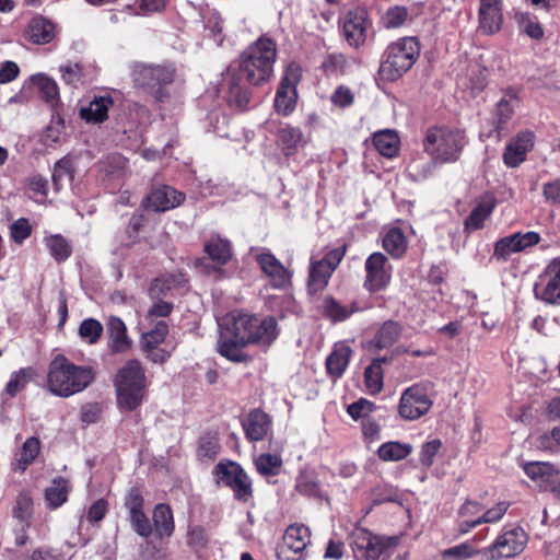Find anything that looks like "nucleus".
Returning <instances> with one entry per match:
<instances>
[{
    "mask_svg": "<svg viewBox=\"0 0 560 560\" xmlns=\"http://www.w3.org/2000/svg\"><path fill=\"white\" fill-rule=\"evenodd\" d=\"M95 380L90 365H77L66 355H56L48 366L47 388L58 397L67 398L88 388Z\"/></svg>",
    "mask_w": 560,
    "mask_h": 560,
    "instance_id": "f257e3e1",
    "label": "nucleus"
},
{
    "mask_svg": "<svg viewBox=\"0 0 560 560\" xmlns=\"http://www.w3.org/2000/svg\"><path fill=\"white\" fill-rule=\"evenodd\" d=\"M276 58V43L261 36L241 54L237 77L250 85L260 86L272 78Z\"/></svg>",
    "mask_w": 560,
    "mask_h": 560,
    "instance_id": "f03ea898",
    "label": "nucleus"
},
{
    "mask_svg": "<svg viewBox=\"0 0 560 560\" xmlns=\"http://www.w3.org/2000/svg\"><path fill=\"white\" fill-rule=\"evenodd\" d=\"M226 335H230L243 345L256 343L269 346L278 336L277 322L273 317H258L256 315L232 312L221 324Z\"/></svg>",
    "mask_w": 560,
    "mask_h": 560,
    "instance_id": "7ed1b4c3",
    "label": "nucleus"
},
{
    "mask_svg": "<svg viewBox=\"0 0 560 560\" xmlns=\"http://www.w3.org/2000/svg\"><path fill=\"white\" fill-rule=\"evenodd\" d=\"M117 404L120 409L132 411L144 400L147 377L140 361L132 359L126 362L116 374L114 381Z\"/></svg>",
    "mask_w": 560,
    "mask_h": 560,
    "instance_id": "20e7f679",
    "label": "nucleus"
},
{
    "mask_svg": "<svg viewBox=\"0 0 560 560\" xmlns=\"http://www.w3.org/2000/svg\"><path fill=\"white\" fill-rule=\"evenodd\" d=\"M420 56V44L416 37H402L392 43L384 52L380 72L388 81L401 78Z\"/></svg>",
    "mask_w": 560,
    "mask_h": 560,
    "instance_id": "39448f33",
    "label": "nucleus"
},
{
    "mask_svg": "<svg viewBox=\"0 0 560 560\" xmlns=\"http://www.w3.org/2000/svg\"><path fill=\"white\" fill-rule=\"evenodd\" d=\"M466 143L464 131L435 127L427 131L423 148L435 162L450 163L459 159Z\"/></svg>",
    "mask_w": 560,
    "mask_h": 560,
    "instance_id": "423d86ee",
    "label": "nucleus"
},
{
    "mask_svg": "<svg viewBox=\"0 0 560 560\" xmlns=\"http://www.w3.org/2000/svg\"><path fill=\"white\" fill-rule=\"evenodd\" d=\"M397 537H382L365 528H357L352 534V551L355 560H387L398 545Z\"/></svg>",
    "mask_w": 560,
    "mask_h": 560,
    "instance_id": "0eeeda50",
    "label": "nucleus"
},
{
    "mask_svg": "<svg viewBox=\"0 0 560 560\" xmlns=\"http://www.w3.org/2000/svg\"><path fill=\"white\" fill-rule=\"evenodd\" d=\"M218 482L229 487L237 501L247 502L253 497L252 479L235 462H220L214 467Z\"/></svg>",
    "mask_w": 560,
    "mask_h": 560,
    "instance_id": "6e6552de",
    "label": "nucleus"
},
{
    "mask_svg": "<svg viewBox=\"0 0 560 560\" xmlns=\"http://www.w3.org/2000/svg\"><path fill=\"white\" fill-rule=\"evenodd\" d=\"M432 405L433 399L430 396V386L427 384H413L401 393L398 413L402 419L413 421L427 415Z\"/></svg>",
    "mask_w": 560,
    "mask_h": 560,
    "instance_id": "1a4fd4ad",
    "label": "nucleus"
},
{
    "mask_svg": "<svg viewBox=\"0 0 560 560\" xmlns=\"http://www.w3.org/2000/svg\"><path fill=\"white\" fill-rule=\"evenodd\" d=\"M302 78L301 67L292 62L284 71L275 96V109L278 114L288 116L296 105V85Z\"/></svg>",
    "mask_w": 560,
    "mask_h": 560,
    "instance_id": "9d476101",
    "label": "nucleus"
},
{
    "mask_svg": "<svg viewBox=\"0 0 560 560\" xmlns=\"http://www.w3.org/2000/svg\"><path fill=\"white\" fill-rule=\"evenodd\" d=\"M132 80L137 86L155 89L156 98L162 101L161 86L171 84L174 80L175 68L173 66H148L136 63L131 71Z\"/></svg>",
    "mask_w": 560,
    "mask_h": 560,
    "instance_id": "9b49d317",
    "label": "nucleus"
},
{
    "mask_svg": "<svg viewBox=\"0 0 560 560\" xmlns=\"http://www.w3.org/2000/svg\"><path fill=\"white\" fill-rule=\"evenodd\" d=\"M346 248L337 247L329 250L322 259L311 261L308 276V290L317 293L324 290L338 265L345 257Z\"/></svg>",
    "mask_w": 560,
    "mask_h": 560,
    "instance_id": "f8f14e48",
    "label": "nucleus"
},
{
    "mask_svg": "<svg viewBox=\"0 0 560 560\" xmlns=\"http://www.w3.org/2000/svg\"><path fill=\"white\" fill-rule=\"evenodd\" d=\"M365 279L363 287L370 293H377L385 290L392 279L393 266L387 257L381 253H372L364 264Z\"/></svg>",
    "mask_w": 560,
    "mask_h": 560,
    "instance_id": "ddd939ff",
    "label": "nucleus"
},
{
    "mask_svg": "<svg viewBox=\"0 0 560 560\" xmlns=\"http://www.w3.org/2000/svg\"><path fill=\"white\" fill-rule=\"evenodd\" d=\"M203 252L210 262L200 260V265L203 266L205 272L217 278L224 277V270L222 267L232 259V245L228 238H223L220 235H212L203 244Z\"/></svg>",
    "mask_w": 560,
    "mask_h": 560,
    "instance_id": "4468645a",
    "label": "nucleus"
},
{
    "mask_svg": "<svg viewBox=\"0 0 560 560\" xmlns=\"http://www.w3.org/2000/svg\"><path fill=\"white\" fill-rule=\"evenodd\" d=\"M540 241V234L535 231L513 233L495 242L492 258L499 262H505L513 254L525 252Z\"/></svg>",
    "mask_w": 560,
    "mask_h": 560,
    "instance_id": "2eb2a0df",
    "label": "nucleus"
},
{
    "mask_svg": "<svg viewBox=\"0 0 560 560\" xmlns=\"http://www.w3.org/2000/svg\"><path fill=\"white\" fill-rule=\"evenodd\" d=\"M535 296L550 305H560V258L552 259L534 287Z\"/></svg>",
    "mask_w": 560,
    "mask_h": 560,
    "instance_id": "dca6fc26",
    "label": "nucleus"
},
{
    "mask_svg": "<svg viewBox=\"0 0 560 560\" xmlns=\"http://www.w3.org/2000/svg\"><path fill=\"white\" fill-rule=\"evenodd\" d=\"M526 544V534L522 528H513L502 533L495 541L485 550L491 560L512 558L521 553Z\"/></svg>",
    "mask_w": 560,
    "mask_h": 560,
    "instance_id": "f3484780",
    "label": "nucleus"
},
{
    "mask_svg": "<svg viewBox=\"0 0 560 560\" xmlns=\"http://www.w3.org/2000/svg\"><path fill=\"white\" fill-rule=\"evenodd\" d=\"M252 253H255V260L261 271L271 280L275 289H284L291 283V272L269 249L260 248L255 252L252 248Z\"/></svg>",
    "mask_w": 560,
    "mask_h": 560,
    "instance_id": "a211bd4d",
    "label": "nucleus"
},
{
    "mask_svg": "<svg viewBox=\"0 0 560 560\" xmlns=\"http://www.w3.org/2000/svg\"><path fill=\"white\" fill-rule=\"evenodd\" d=\"M125 506L128 510L132 529L141 537H149L153 533V527L143 511L144 499L138 488L129 490L125 498Z\"/></svg>",
    "mask_w": 560,
    "mask_h": 560,
    "instance_id": "6ab92c4d",
    "label": "nucleus"
},
{
    "mask_svg": "<svg viewBox=\"0 0 560 560\" xmlns=\"http://www.w3.org/2000/svg\"><path fill=\"white\" fill-rule=\"evenodd\" d=\"M185 200V195L175 188L163 185L153 188L147 196L143 206L155 212H164L178 207Z\"/></svg>",
    "mask_w": 560,
    "mask_h": 560,
    "instance_id": "aec40b11",
    "label": "nucleus"
},
{
    "mask_svg": "<svg viewBox=\"0 0 560 560\" xmlns=\"http://www.w3.org/2000/svg\"><path fill=\"white\" fill-rule=\"evenodd\" d=\"M479 30L482 34L498 33L503 23V0H479Z\"/></svg>",
    "mask_w": 560,
    "mask_h": 560,
    "instance_id": "412c9836",
    "label": "nucleus"
},
{
    "mask_svg": "<svg viewBox=\"0 0 560 560\" xmlns=\"http://www.w3.org/2000/svg\"><path fill=\"white\" fill-rule=\"evenodd\" d=\"M535 135L529 131L518 132L505 147L503 162L508 167H516L526 160L534 145Z\"/></svg>",
    "mask_w": 560,
    "mask_h": 560,
    "instance_id": "4be33fe9",
    "label": "nucleus"
},
{
    "mask_svg": "<svg viewBox=\"0 0 560 560\" xmlns=\"http://www.w3.org/2000/svg\"><path fill=\"white\" fill-rule=\"evenodd\" d=\"M310 541L311 532L308 527L303 524L290 525L283 534L282 544L277 549V556L281 559L288 550L300 553L307 547Z\"/></svg>",
    "mask_w": 560,
    "mask_h": 560,
    "instance_id": "5701e85b",
    "label": "nucleus"
},
{
    "mask_svg": "<svg viewBox=\"0 0 560 560\" xmlns=\"http://www.w3.org/2000/svg\"><path fill=\"white\" fill-rule=\"evenodd\" d=\"M366 13L364 11H350L343 21V36L348 44L354 48L362 46L366 38Z\"/></svg>",
    "mask_w": 560,
    "mask_h": 560,
    "instance_id": "b1692460",
    "label": "nucleus"
},
{
    "mask_svg": "<svg viewBox=\"0 0 560 560\" xmlns=\"http://www.w3.org/2000/svg\"><path fill=\"white\" fill-rule=\"evenodd\" d=\"M518 103L516 93L512 90L505 92L503 97L498 102L494 110V132L497 140L500 141L506 130V125L514 114V109Z\"/></svg>",
    "mask_w": 560,
    "mask_h": 560,
    "instance_id": "393cba45",
    "label": "nucleus"
},
{
    "mask_svg": "<svg viewBox=\"0 0 560 560\" xmlns=\"http://www.w3.org/2000/svg\"><path fill=\"white\" fill-rule=\"evenodd\" d=\"M322 316L331 323H339L348 319L359 311L355 302L343 304L331 295H326L318 306Z\"/></svg>",
    "mask_w": 560,
    "mask_h": 560,
    "instance_id": "a878e982",
    "label": "nucleus"
},
{
    "mask_svg": "<svg viewBox=\"0 0 560 560\" xmlns=\"http://www.w3.org/2000/svg\"><path fill=\"white\" fill-rule=\"evenodd\" d=\"M243 427L248 440L261 441L271 429V420L266 412L255 409L249 412Z\"/></svg>",
    "mask_w": 560,
    "mask_h": 560,
    "instance_id": "bb28decb",
    "label": "nucleus"
},
{
    "mask_svg": "<svg viewBox=\"0 0 560 560\" xmlns=\"http://www.w3.org/2000/svg\"><path fill=\"white\" fill-rule=\"evenodd\" d=\"M109 348L113 353H125L131 347V340L127 335V327L119 317H110L107 323Z\"/></svg>",
    "mask_w": 560,
    "mask_h": 560,
    "instance_id": "cd10ccee",
    "label": "nucleus"
},
{
    "mask_svg": "<svg viewBox=\"0 0 560 560\" xmlns=\"http://www.w3.org/2000/svg\"><path fill=\"white\" fill-rule=\"evenodd\" d=\"M524 472L540 486L546 487L548 482H556L560 478V470L547 462H530L523 466Z\"/></svg>",
    "mask_w": 560,
    "mask_h": 560,
    "instance_id": "c85d7f7f",
    "label": "nucleus"
},
{
    "mask_svg": "<svg viewBox=\"0 0 560 560\" xmlns=\"http://www.w3.org/2000/svg\"><path fill=\"white\" fill-rule=\"evenodd\" d=\"M352 350L347 345H336L332 352L326 359L328 375L337 380L345 373L351 357Z\"/></svg>",
    "mask_w": 560,
    "mask_h": 560,
    "instance_id": "c756f323",
    "label": "nucleus"
},
{
    "mask_svg": "<svg viewBox=\"0 0 560 560\" xmlns=\"http://www.w3.org/2000/svg\"><path fill=\"white\" fill-rule=\"evenodd\" d=\"M114 101L110 96L95 97L89 106L80 109V117L90 124H101L108 117V110Z\"/></svg>",
    "mask_w": 560,
    "mask_h": 560,
    "instance_id": "7c9ffc66",
    "label": "nucleus"
},
{
    "mask_svg": "<svg viewBox=\"0 0 560 560\" xmlns=\"http://www.w3.org/2000/svg\"><path fill=\"white\" fill-rule=\"evenodd\" d=\"M401 335V326L395 320H386L376 330L371 345L376 349H389L394 346Z\"/></svg>",
    "mask_w": 560,
    "mask_h": 560,
    "instance_id": "2f4dec72",
    "label": "nucleus"
},
{
    "mask_svg": "<svg viewBox=\"0 0 560 560\" xmlns=\"http://www.w3.org/2000/svg\"><path fill=\"white\" fill-rule=\"evenodd\" d=\"M382 246L393 258L399 259L406 254L408 242L399 228H392L384 233Z\"/></svg>",
    "mask_w": 560,
    "mask_h": 560,
    "instance_id": "473e14b6",
    "label": "nucleus"
},
{
    "mask_svg": "<svg viewBox=\"0 0 560 560\" xmlns=\"http://www.w3.org/2000/svg\"><path fill=\"white\" fill-rule=\"evenodd\" d=\"M71 486L69 480L58 477L45 490V499L49 509L60 508L68 500Z\"/></svg>",
    "mask_w": 560,
    "mask_h": 560,
    "instance_id": "72a5a7b5",
    "label": "nucleus"
},
{
    "mask_svg": "<svg viewBox=\"0 0 560 560\" xmlns=\"http://www.w3.org/2000/svg\"><path fill=\"white\" fill-rule=\"evenodd\" d=\"M182 283V276L179 275H165L154 279L149 287L150 299L167 300L173 295V290L178 288Z\"/></svg>",
    "mask_w": 560,
    "mask_h": 560,
    "instance_id": "f704fd0d",
    "label": "nucleus"
},
{
    "mask_svg": "<svg viewBox=\"0 0 560 560\" xmlns=\"http://www.w3.org/2000/svg\"><path fill=\"white\" fill-rule=\"evenodd\" d=\"M40 451V442L37 438H28L15 454L13 469L24 472L26 468L35 460Z\"/></svg>",
    "mask_w": 560,
    "mask_h": 560,
    "instance_id": "c9c22d12",
    "label": "nucleus"
},
{
    "mask_svg": "<svg viewBox=\"0 0 560 560\" xmlns=\"http://www.w3.org/2000/svg\"><path fill=\"white\" fill-rule=\"evenodd\" d=\"M154 530L160 538L170 537L174 532L173 512L167 504H158L153 511Z\"/></svg>",
    "mask_w": 560,
    "mask_h": 560,
    "instance_id": "e433bc0d",
    "label": "nucleus"
},
{
    "mask_svg": "<svg viewBox=\"0 0 560 560\" xmlns=\"http://www.w3.org/2000/svg\"><path fill=\"white\" fill-rule=\"evenodd\" d=\"M247 345L241 343L237 338H233L230 335L222 334L218 341V352L232 362H244L247 355L244 353L243 348Z\"/></svg>",
    "mask_w": 560,
    "mask_h": 560,
    "instance_id": "4c0bfd02",
    "label": "nucleus"
},
{
    "mask_svg": "<svg viewBox=\"0 0 560 560\" xmlns=\"http://www.w3.org/2000/svg\"><path fill=\"white\" fill-rule=\"evenodd\" d=\"M373 144L380 154L390 159L397 155L400 141L395 131L383 130L374 133Z\"/></svg>",
    "mask_w": 560,
    "mask_h": 560,
    "instance_id": "58836bf2",
    "label": "nucleus"
},
{
    "mask_svg": "<svg viewBox=\"0 0 560 560\" xmlns=\"http://www.w3.org/2000/svg\"><path fill=\"white\" fill-rule=\"evenodd\" d=\"M495 202L492 198L480 201L465 220L466 231H476L483 226L486 219L492 213Z\"/></svg>",
    "mask_w": 560,
    "mask_h": 560,
    "instance_id": "ea45409f",
    "label": "nucleus"
},
{
    "mask_svg": "<svg viewBox=\"0 0 560 560\" xmlns=\"http://www.w3.org/2000/svg\"><path fill=\"white\" fill-rule=\"evenodd\" d=\"M34 85L37 88L40 98L49 104L50 106H55L59 102V89L56 81L43 73L34 74L31 78Z\"/></svg>",
    "mask_w": 560,
    "mask_h": 560,
    "instance_id": "a19ab883",
    "label": "nucleus"
},
{
    "mask_svg": "<svg viewBox=\"0 0 560 560\" xmlns=\"http://www.w3.org/2000/svg\"><path fill=\"white\" fill-rule=\"evenodd\" d=\"M278 138L285 155H292L303 145L304 137L300 128L285 125L279 129Z\"/></svg>",
    "mask_w": 560,
    "mask_h": 560,
    "instance_id": "79ce46f5",
    "label": "nucleus"
},
{
    "mask_svg": "<svg viewBox=\"0 0 560 560\" xmlns=\"http://www.w3.org/2000/svg\"><path fill=\"white\" fill-rule=\"evenodd\" d=\"M28 35L35 44L50 43L55 37V25L44 18H35L30 23Z\"/></svg>",
    "mask_w": 560,
    "mask_h": 560,
    "instance_id": "37998d69",
    "label": "nucleus"
},
{
    "mask_svg": "<svg viewBox=\"0 0 560 560\" xmlns=\"http://www.w3.org/2000/svg\"><path fill=\"white\" fill-rule=\"evenodd\" d=\"M411 452L412 446L410 444L390 441L378 447L377 455L384 462H397L406 458Z\"/></svg>",
    "mask_w": 560,
    "mask_h": 560,
    "instance_id": "c03bdc74",
    "label": "nucleus"
},
{
    "mask_svg": "<svg viewBox=\"0 0 560 560\" xmlns=\"http://www.w3.org/2000/svg\"><path fill=\"white\" fill-rule=\"evenodd\" d=\"M388 362L387 357L376 358L365 369L364 378L366 388L371 394H377L383 388L382 364Z\"/></svg>",
    "mask_w": 560,
    "mask_h": 560,
    "instance_id": "a18cd8bd",
    "label": "nucleus"
},
{
    "mask_svg": "<svg viewBox=\"0 0 560 560\" xmlns=\"http://www.w3.org/2000/svg\"><path fill=\"white\" fill-rule=\"evenodd\" d=\"M240 79L235 75L230 78L228 101L231 106L244 109L250 101V92L245 85L240 83Z\"/></svg>",
    "mask_w": 560,
    "mask_h": 560,
    "instance_id": "49530a36",
    "label": "nucleus"
},
{
    "mask_svg": "<svg viewBox=\"0 0 560 560\" xmlns=\"http://www.w3.org/2000/svg\"><path fill=\"white\" fill-rule=\"evenodd\" d=\"M255 467L261 476L266 478L275 477L281 471L282 458L276 454H260L255 459Z\"/></svg>",
    "mask_w": 560,
    "mask_h": 560,
    "instance_id": "de8ad7c7",
    "label": "nucleus"
},
{
    "mask_svg": "<svg viewBox=\"0 0 560 560\" xmlns=\"http://www.w3.org/2000/svg\"><path fill=\"white\" fill-rule=\"evenodd\" d=\"M168 334V324L165 320H159L152 329L142 334L141 346L143 350H154L161 345Z\"/></svg>",
    "mask_w": 560,
    "mask_h": 560,
    "instance_id": "09e8293b",
    "label": "nucleus"
},
{
    "mask_svg": "<svg viewBox=\"0 0 560 560\" xmlns=\"http://www.w3.org/2000/svg\"><path fill=\"white\" fill-rule=\"evenodd\" d=\"M44 243L57 261H63L71 255V246L60 234L46 236Z\"/></svg>",
    "mask_w": 560,
    "mask_h": 560,
    "instance_id": "8fccbe9b",
    "label": "nucleus"
},
{
    "mask_svg": "<svg viewBox=\"0 0 560 560\" xmlns=\"http://www.w3.org/2000/svg\"><path fill=\"white\" fill-rule=\"evenodd\" d=\"M516 22L520 31L532 39L539 40L544 37V28L536 16L529 13H517Z\"/></svg>",
    "mask_w": 560,
    "mask_h": 560,
    "instance_id": "3c124183",
    "label": "nucleus"
},
{
    "mask_svg": "<svg viewBox=\"0 0 560 560\" xmlns=\"http://www.w3.org/2000/svg\"><path fill=\"white\" fill-rule=\"evenodd\" d=\"M33 515V499L26 491L21 492L16 498V503L13 509V516L19 520L24 526H30Z\"/></svg>",
    "mask_w": 560,
    "mask_h": 560,
    "instance_id": "603ef678",
    "label": "nucleus"
},
{
    "mask_svg": "<svg viewBox=\"0 0 560 560\" xmlns=\"http://www.w3.org/2000/svg\"><path fill=\"white\" fill-rule=\"evenodd\" d=\"M103 334L102 324L94 318L84 319L79 326L80 338L89 345L96 343Z\"/></svg>",
    "mask_w": 560,
    "mask_h": 560,
    "instance_id": "864d4df0",
    "label": "nucleus"
},
{
    "mask_svg": "<svg viewBox=\"0 0 560 560\" xmlns=\"http://www.w3.org/2000/svg\"><path fill=\"white\" fill-rule=\"evenodd\" d=\"M409 19L408 10L405 7L389 8L383 16V24L386 28L401 26Z\"/></svg>",
    "mask_w": 560,
    "mask_h": 560,
    "instance_id": "5fc2aeb1",
    "label": "nucleus"
},
{
    "mask_svg": "<svg viewBox=\"0 0 560 560\" xmlns=\"http://www.w3.org/2000/svg\"><path fill=\"white\" fill-rule=\"evenodd\" d=\"M442 442L439 439H433L425 442L419 453V462L424 468H430L434 463V457L440 452Z\"/></svg>",
    "mask_w": 560,
    "mask_h": 560,
    "instance_id": "6e6d98bb",
    "label": "nucleus"
},
{
    "mask_svg": "<svg viewBox=\"0 0 560 560\" xmlns=\"http://www.w3.org/2000/svg\"><path fill=\"white\" fill-rule=\"evenodd\" d=\"M71 163L69 160L62 159L55 164L51 179L56 191H59L65 179H71Z\"/></svg>",
    "mask_w": 560,
    "mask_h": 560,
    "instance_id": "4d7b16f0",
    "label": "nucleus"
},
{
    "mask_svg": "<svg viewBox=\"0 0 560 560\" xmlns=\"http://www.w3.org/2000/svg\"><path fill=\"white\" fill-rule=\"evenodd\" d=\"M153 304L149 308L145 319L153 322L154 318H165L170 316L174 310L173 302L163 299H152Z\"/></svg>",
    "mask_w": 560,
    "mask_h": 560,
    "instance_id": "13d9d810",
    "label": "nucleus"
},
{
    "mask_svg": "<svg viewBox=\"0 0 560 560\" xmlns=\"http://www.w3.org/2000/svg\"><path fill=\"white\" fill-rule=\"evenodd\" d=\"M375 406L373 402L361 398L358 401L352 402L348 406V413L353 420L370 418V413L373 412Z\"/></svg>",
    "mask_w": 560,
    "mask_h": 560,
    "instance_id": "bf43d9fd",
    "label": "nucleus"
},
{
    "mask_svg": "<svg viewBox=\"0 0 560 560\" xmlns=\"http://www.w3.org/2000/svg\"><path fill=\"white\" fill-rule=\"evenodd\" d=\"M220 451L218 439L213 436H203L200 439L198 447V456L203 459L212 460Z\"/></svg>",
    "mask_w": 560,
    "mask_h": 560,
    "instance_id": "052dcab7",
    "label": "nucleus"
},
{
    "mask_svg": "<svg viewBox=\"0 0 560 560\" xmlns=\"http://www.w3.org/2000/svg\"><path fill=\"white\" fill-rule=\"evenodd\" d=\"M30 373L31 369H21L14 372L5 386V393L15 396L26 385Z\"/></svg>",
    "mask_w": 560,
    "mask_h": 560,
    "instance_id": "680f3d73",
    "label": "nucleus"
},
{
    "mask_svg": "<svg viewBox=\"0 0 560 560\" xmlns=\"http://www.w3.org/2000/svg\"><path fill=\"white\" fill-rule=\"evenodd\" d=\"M295 489L299 493L306 497H316L319 493L318 482L306 474L298 477Z\"/></svg>",
    "mask_w": 560,
    "mask_h": 560,
    "instance_id": "e2e57ef3",
    "label": "nucleus"
},
{
    "mask_svg": "<svg viewBox=\"0 0 560 560\" xmlns=\"http://www.w3.org/2000/svg\"><path fill=\"white\" fill-rule=\"evenodd\" d=\"M330 101L335 106L339 108H346L353 104L354 94L350 88L346 85H339L331 94Z\"/></svg>",
    "mask_w": 560,
    "mask_h": 560,
    "instance_id": "0e129e2a",
    "label": "nucleus"
},
{
    "mask_svg": "<svg viewBox=\"0 0 560 560\" xmlns=\"http://www.w3.org/2000/svg\"><path fill=\"white\" fill-rule=\"evenodd\" d=\"M477 551L471 545L464 542L452 548H448L442 552L444 559L464 560L471 558Z\"/></svg>",
    "mask_w": 560,
    "mask_h": 560,
    "instance_id": "69168bd1",
    "label": "nucleus"
},
{
    "mask_svg": "<svg viewBox=\"0 0 560 560\" xmlns=\"http://www.w3.org/2000/svg\"><path fill=\"white\" fill-rule=\"evenodd\" d=\"M30 235L31 225L27 219L21 218L12 223L11 237L15 243L22 244Z\"/></svg>",
    "mask_w": 560,
    "mask_h": 560,
    "instance_id": "338daca9",
    "label": "nucleus"
},
{
    "mask_svg": "<svg viewBox=\"0 0 560 560\" xmlns=\"http://www.w3.org/2000/svg\"><path fill=\"white\" fill-rule=\"evenodd\" d=\"M187 542L195 549L205 548L208 544V535L203 527L192 526L188 530Z\"/></svg>",
    "mask_w": 560,
    "mask_h": 560,
    "instance_id": "774afa93",
    "label": "nucleus"
}]
</instances>
